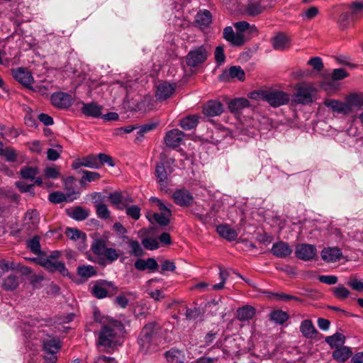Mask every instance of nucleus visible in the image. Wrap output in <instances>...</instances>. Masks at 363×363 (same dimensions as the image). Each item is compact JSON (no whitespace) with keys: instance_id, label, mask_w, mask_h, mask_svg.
<instances>
[{"instance_id":"nucleus-1","label":"nucleus","mask_w":363,"mask_h":363,"mask_svg":"<svg viewBox=\"0 0 363 363\" xmlns=\"http://www.w3.org/2000/svg\"><path fill=\"white\" fill-rule=\"evenodd\" d=\"M125 333L122 322L111 319L99 331L97 345L101 350L111 353L122 345Z\"/></svg>"},{"instance_id":"nucleus-2","label":"nucleus","mask_w":363,"mask_h":363,"mask_svg":"<svg viewBox=\"0 0 363 363\" xmlns=\"http://www.w3.org/2000/svg\"><path fill=\"white\" fill-rule=\"evenodd\" d=\"M158 328L157 324L155 322L149 323L143 328L138 337L140 352L147 354L156 350L153 341Z\"/></svg>"},{"instance_id":"nucleus-3","label":"nucleus","mask_w":363,"mask_h":363,"mask_svg":"<svg viewBox=\"0 0 363 363\" xmlns=\"http://www.w3.org/2000/svg\"><path fill=\"white\" fill-rule=\"evenodd\" d=\"M118 290V287L112 281L106 280H98L93 283L90 288L91 294L99 299L111 296L116 294Z\"/></svg>"},{"instance_id":"nucleus-4","label":"nucleus","mask_w":363,"mask_h":363,"mask_svg":"<svg viewBox=\"0 0 363 363\" xmlns=\"http://www.w3.org/2000/svg\"><path fill=\"white\" fill-rule=\"evenodd\" d=\"M60 342L57 338H48L43 341V350L46 353L45 359L46 363H55L57 360L56 354L60 349Z\"/></svg>"},{"instance_id":"nucleus-5","label":"nucleus","mask_w":363,"mask_h":363,"mask_svg":"<svg viewBox=\"0 0 363 363\" xmlns=\"http://www.w3.org/2000/svg\"><path fill=\"white\" fill-rule=\"evenodd\" d=\"M289 95L284 91L277 90H267L265 101L272 107H279L289 101Z\"/></svg>"},{"instance_id":"nucleus-6","label":"nucleus","mask_w":363,"mask_h":363,"mask_svg":"<svg viewBox=\"0 0 363 363\" xmlns=\"http://www.w3.org/2000/svg\"><path fill=\"white\" fill-rule=\"evenodd\" d=\"M208 52L203 45L199 46L188 53L186 57V64L189 67H196L206 61Z\"/></svg>"},{"instance_id":"nucleus-7","label":"nucleus","mask_w":363,"mask_h":363,"mask_svg":"<svg viewBox=\"0 0 363 363\" xmlns=\"http://www.w3.org/2000/svg\"><path fill=\"white\" fill-rule=\"evenodd\" d=\"M312 86L303 84L298 86L295 94L296 101L301 104H309L313 101Z\"/></svg>"},{"instance_id":"nucleus-8","label":"nucleus","mask_w":363,"mask_h":363,"mask_svg":"<svg viewBox=\"0 0 363 363\" xmlns=\"http://www.w3.org/2000/svg\"><path fill=\"white\" fill-rule=\"evenodd\" d=\"M174 202L181 207L190 206L194 202L192 194L186 189H176L172 194Z\"/></svg>"},{"instance_id":"nucleus-9","label":"nucleus","mask_w":363,"mask_h":363,"mask_svg":"<svg viewBox=\"0 0 363 363\" xmlns=\"http://www.w3.org/2000/svg\"><path fill=\"white\" fill-rule=\"evenodd\" d=\"M316 253L317 250L315 246L310 244L298 245L295 250L296 257L305 261L313 259Z\"/></svg>"},{"instance_id":"nucleus-10","label":"nucleus","mask_w":363,"mask_h":363,"mask_svg":"<svg viewBox=\"0 0 363 363\" xmlns=\"http://www.w3.org/2000/svg\"><path fill=\"white\" fill-rule=\"evenodd\" d=\"M346 104L348 108V115L353 111L363 109V93L355 92L348 94L345 97Z\"/></svg>"},{"instance_id":"nucleus-11","label":"nucleus","mask_w":363,"mask_h":363,"mask_svg":"<svg viewBox=\"0 0 363 363\" xmlns=\"http://www.w3.org/2000/svg\"><path fill=\"white\" fill-rule=\"evenodd\" d=\"M52 104L60 108H67L73 103L72 96L65 92H55L50 97Z\"/></svg>"},{"instance_id":"nucleus-12","label":"nucleus","mask_w":363,"mask_h":363,"mask_svg":"<svg viewBox=\"0 0 363 363\" xmlns=\"http://www.w3.org/2000/svg\"><path fill=\"white\" fill-rule=\"evenodd\" d=\"M223 38L231 45L240 47L245 43L244 35L235 33L231 26H227L223 29Z\"/></svg>"},{"instance_id":"nucleus-13","label":"nucleus","mask_w":363,"mask_h":363,"mask_svg":"<svg viewBox=\"0 0 363 363\" xmlns=\"http://www.w3.org/2000/svg\"><path fill=\"white\" fill-rule=\"evenodd\" d=\"M39 221V214L36 210L28 211L24 216L23 228L30 233L37 229Z\"/></svg>"},{"instance_id":"nucleus-14","label":"nucleus","mask_w":363,"mask_h":363,"mask_svg":"<svg viewBox=\"0 0 363 363\" xmlns=\"http://www.w3.org/2000/svg\"><path fill=\"white\" fill-rule=\"evenodd\" d=\"M176 84L163 82L159 84L155 91V97L157 101H162L169 98L174 92Z\"/></svg>"},{"instance_id":"nucleus-15","label":"nucleus","mask_w":363,"mask_h":363,"mask_svg":"<svg viewBox=\"0 0 363 363\" xmlns=\"http://www.w3.org/2000/svg\"><path fill=\"white\" fill-rule=\"evenodd\" d=\"M12 75L16 81L26 87H30L34 81L31 73L22 67L13 69Z\"/></svg>"},{"instance_id":"nucleus-16","label":"nucleus","mask_w":363,"mask_h":363,"mask_svg":"<svg viewBox=\"0 0 363 363\" xmlns=\"http://www.w3.org/2000/svg\"><path fill=\"white\" fill-rule=\"evenodd\" d=\"M184 134L179 129H172L166 133L164 143L167 146L172 148L180 145Z\"/></svg>"},{"instance_id":"nucleus-17","label":"nucleus","mask_w":363,"mask_h":363,"mask_svg":"<svg viewBox=\"0 0 363 363\" xmlns=\"http://www.w3.org/2000/svg\"><path fill=\"white\" fill-rule=\"evenodd\" d=\"M271 252L277 257L285 258L292 253V249L287 242L279 241L273 244Z\"/></svg>"},{"instance_id":"nucleus-18","label":"nucleus","mask_w":363,"mask_h":363,"mask_svg":"<svg viewBox=\"0 0 363 363\" xmlns=\"http://www.w3.org/2000/svg\"><path fill=\"white\" fill-rule=\"evenodd\" d=\"M342 253L338 247H327L321 251V258L326 262L332 263L339 261Z\"/></svg>"},{"instance_id":"nucleus-19","label":"nucleus","mask_w":363,"mask_h":363,"mask_svg":"<svg viewBox=\"0 0 363 363\" xmlns=\"http://www.w3.org/2000/svg\"><path fill=\"white\" fill-rule=\"evenodd\" d=\"M136 269L145 271L149 269L151 272H155L158 269L159 265L155 258L149 257L147 259H138L134 264Z\"/></svg>"},{"instance_id":"nucleus-20","label":"nucleus","mask_w":363,"mask_h":363,"mask_svg":"<svg viewBox=\"0 0 363 363\" xmlns=\"http://www.w3.org/2000/svg\"><path fill=\"white\" fill-rule=\"evenodd\" d=\"M223 111V105L217 101H210L203 107V113L206 116H216L221 114Z\"/></svg>"},{"instance_id":"nucleus-21","label":"nucleus","mask_w":363,"mask_h":363,"mask_svg":"<svg viewBox=\"0 0 363 363\" xmlns=\"http://www.w3.org/2000/svg\"><path fill=\"white\" fill-rule=\"evenodd\" d=\"M102 106L96 102L82 103V112L93 118H99L101 116Z\"/></svg>"},{"instance_id":"nucleus-22","label":"nucleus","mask_w":363,"mask_h":363,"mask_svg":"<svg viewBox=\"0 0 363 363\" xmlns=\"http://www.w3.org/2000/svg\"><path fill=\"white\" fill-rule=\"evenodd\" d=\"M228 77L232 79L237 78L240 81H244L245 74L244 70L240 66H232L228 70L223 72L220 77V78L223 80L228 79Z\"/></svg>"},{"instance_id":"nucleus-23","label":"nucleus","mask_w":363,"mask_h":363,"mask_svg":"<svg viewBox=\"0 0 363 363\" xmlns=\"http://www.w3.org/2000/svg\"><path fill=\"white\" fill-rule=\"evenodd\" d=\"M216 230L222 238L228 241L235 240L238 235L237 231L228 225H220L217 226Z\"/></svg>"},{"instance_id":"nucleus-24","label":"nucleus","mask_w":363,"mask_h":363,"mask_svg":"<svg viewBox=\"0 0 363 363\" xmlns=\"http://www.w3.org/2000/svg\"><path fill=\"white\" fill-rule=\"evenodd\" d=\"M68 216L78 221L86 219L89 216V211L81 206H76L71 209L66 210Z\"/></svg>"},{"instance_id":"nucleus-25","label":"nucleus","mask_w":363,"mask_h":363,"mask_svg":"<svg viewBox=\"0 0 363 363\" xmlns=\"http://www.w3.org/2000/svg\"><path fill=\"white\" fill-rule=\"evenodd\" d=\"M324 104L331 108L333 111L338 113L348 115V108L346 104V101L342 102L335 99H327L325 101Z\"/></svg>"},{"instance_id":"nucleus-26","label":"nucleus","mask_w":363,"mask_h":363,"mask_svg":"<svg viewBox=\"0 0 363 363\" xmlns=\"http://www.w3.org/2000/svg\"><path fill=\"white\" fill-rule=\"evenodd\" d=\"M196 23L201 28H208L212 23V15L208 10L204 9L197 13Z\"/></svg>"},{"instance_id":"nucleus-27","label":"nucleus","mask_w":363,"mask_h":363,"mask_svg":"<svg viewBox=\"0 0 363 363\" xmlns=\"http://www.w3.org/2000/svg\"><path fill=\"white\" fill-rule=\"evenodd\" d=\"M155 176L162 189L166 188L167 186V173L162 162L157 164L155 168Z\"/></svg>"},{"instance_id":"nucleus-28","label":"nucleus","mask_w":363,"mask_h":363,"mask_svg":"<svg viewBox=\"0 0 363 363\" xmlns=\"http://www.w3.org/2000/svg\"><path fill=\"white\" fill-rule=\"evenodd\" d=\"M352 354L351 349L346 346H342L336 348L333 352L334 359L344 362L347 360Z\"/></svg>"},{"instance_id":"nucleus-29","label":"nucleus","mask_w":363,"mask_h":363,"mask_svg":"<svg viewBox=\"0 0 363 363\" xmlns=\"http://www.w3.org/2000/svg\"><path fill=\"white\" fill-rule=\"evenodd\" d=\"M255 308L251 306H244L237 310V318L240 321H246L252 318Z\"/></svg>"},{"instance_id":"nucleus-30","label":"nucleus","mask_w":363,"mask_h":363,"mask_svg":"<svg viewBox=\"0 0 363 363\" xmlns=\"http://www.w3.org/2000/svg\"><path fill=\"white\" fill-rule=\"evenodd\" d=\"M273 47L277 50H284L289 48V38L283 33H279L273 38Z\"/></svg>"},{"instance_id":"nucleus-31","label":"nucleus","mask_w":363,"mask_h":363,"mask_svg":"<svg viewBox=\"0 0 363 363\" xmlns=\"http://www.w3.org/2000/svg\"><path fill=\"white\" fill-rule=\"evenodd\" d=\"M77 196H72L71 194H63L60 191H55L49 195V201L53 203H60L63 201L70 202L77 199Z\"/></svg>"},{"instance_id":"nucleus-32","label":"nucleus","mask_w":363,"mask_h":363,"mask_svg":"<svg viewBox=\"0 0 363 363\" xmlns=\"http://www.w3.org/2000/svg\"><path fill=\"white\" fill-rule=\"evenodd\" d=\"M199 118L197 115H189L180 120L179 125L186 130H191L197 126Z\"/></svg>"},{"instance_id":"nucleus-33","label":"nucleus","mask_w":363,"mask_h":363,"mask_svg":"<svg viewBox=\"0 0 363 363\" xmlns=\"http://www.w3.org/2000/svg\"><path fill=\"white\" fill-rule=\"evenodd\" d=\"M123 209H125L126 215L132 219L138 220L140 218L141 208L138 206L123 203L122 206L119 207V210Z\"/></svg>"},{"instance_id":"nucleus-34","label":"nucleus","mask_w":363,"mask_h":363,"mask_svg":"<svg viewBox=\"0 0 363 363\" xmlns=\"http://www.w3.org/2000/svg\"><path fill=\"white\" fill-rule=\"evenodd\" d=\"M165 357L170 363H184L185 359V356L183 352L174 349H171L166 352Z\"/></svg>"},{"instance_id":"nucleus-35","label":"nucleus","mask_w":363,"mask_h":363,"mask_svg":"<svg viewBox=\"0 0 363 363\" xmlns=\"http://www.w3.org/2000/svg\"><path fill=\"white\" fill-rule=\"evenodd\" d=\"M300 331L307 338L313 337L317 333L312 321L311 320H304L300 326Z\"/></svg>"},{"instance_id":"nucleus-36","label":"nucleus","mask_w":363,"mask_h":363,"mask_svg":"<svg viewBox=\"0 0 363 363\" xmlns=\"http://www.w3.org/2000/svg\"><path fill=\"white\" fill-rule=\"evenodd\" d=\"M250 106V102L247 99L238 98L230 101L228 108L231 112H238L240 110L247 108Z\"/></svg>"},{"instance_id":"nucleus-37","label":"nucleus","mask_w":363,"mask_h":363,"mask_svg":"<svg viewBox=\"0 0 363 363\" xmlns=\"http://www.w3.org/2000/svg\"><path fill=\"white\" fill-rule=\"evenodd\" d=\"M289 318V314L281 310H274L269 313L270 320L278 325L284 324Z\"/></svg>"},{"instance_id":"nucleus-38","label":"nucleus","mask_w":363,"mask_h":363,"mask_svg":"<svg viewBox=\"0 0 363 363\" xmlns=\"http://www.w3.org/2000/svg\"><path fill=\"white\" fill-rule=\"evenodd\" d=\"M66 236L73 240H79L84 242L86 239V235L84 233L77 228H68L65 231Z\"/></svg>"},{"instance_id":"nucleus-39","label":"nucleus","mask_w":363,"mask_h":363,"mask_svg":"<svg viewBox=\"0 0 363 363\" xmlns=\"http://www.w3.org/2000/svg\"><path fill=\"white\" fill-rule=\"evenodd\" d=\"M345 337L341 333H335L333 335L326 337L325 341L331 347L338 348L342 347L345 342Z\"/></svg>"},{"instance_id":"nucleus-40","label":"nucleus","mask_w":363,"mask_h":363,"mask_svg":"<svg viewBox=\"0 0 363 363\" xmlns=\"http://www.w3.org/2000/svg\"><path fill=\"white\" fill-rule=\"evenodd\" d=\"M264 10V7L262 6L259 1H250L248 3L246 7V13L247 15L251 16H255Z\"/></svg>"},{"instance_id":"nucleus-41","label":"nucleus","mask_w":363,"mask_h":363,"mask_svg":"<svg viewBox=\"0 0 363 363\" xmlns=\"http://www.w3.org/2000/svg\"><path fill=\"white\" fill-rule=\"evenodd\" d=\"M77 274L82 278H90L96 275L97 272L91 265H81L77 267Z\"/></svg>"},{"instance_id":"nucleus-42","label":"nucleus","mask_w":363,"mask_h":363,"mask_svg":"<svg viewBox=\"0 0 363 363\" xmlns=\"http://www.w3.org/2000/svg\"><path fill=\"white\" fill-rule=\"evenodd\" d=\"M93 253L98 256H102L107 249L105 240L102 239H95L91 245Z\"/></svg>"},{"instance_id":"nucleus-43","label":"nucleus","mask_w":363,"mask_h":363,"mask_svg":"<svg viewBox=\"0 0 363 363\" xmlns=\"http://www.w3.org/2000/svg\"><path fill=\"white\" fill-rule=\"evenodd\" d=\"M352 19V13L350 11H345L341 13L338 19L337 24L340 29L344 30L348 28Z\"/></svg>"},{"instance_id":"nucleus-44","label":"nucleus","mask_w":363,"mask_h":363,"mask_svg":"<svg viewBox=\"0 0 363 363\" xmlns=\"http://www.w3.org/2000/svg\"><path fill=\"white\" fill-rule=\"evenodd\" d=\"M18 277L14 274H11L4 280L3 287L6 291H13L18 286Z\"/></svg>"},{"instance_id":"nucleus-45","label":"nucleus","mask_w":363,"mask_h":363,"mask_svg":"<svg viewBox=\"0 0 363 363\" xmlns=\"http://www.w3.org/2000/svg\"><path fill=\"white\" fill-rule=\"evenodd\" d=\"M0 155L4 157L7 162H15L17 158L16 152L13 148L11 147L3 148V145L0 146Z\"/></svg>"},{"instance_id":"nucleus-46","label":"nucleus","mask_w":363,"mask_h":363,"mask_svg":"<svg viewBox=\"0 0 363 363\" xmlns=\"http://www.w3.org/2000/svg\"><path fill=\"white\" fill-rule=\"evenodd\" d=\"M95 208L98 218L101 219H108L110 218L111 212L106 204L103 203H96Z\"/></svg>"},{"instance_id":"nucleus-47","label":"nucleus","mask_w":363,"mask_h":363,"mask_svg":"<svg viewBox=\"0 0 363 363\" xmlns=\"http://www.w3.org/2000/svg\"><path fill=\"white\" fill-rule=\"evenodd\" d=\"M40 240V237L35 235L27 242V247L35 255L41 254L42 252Z\"/></svg>"},{"instance_id":"nucleus-48","label":"nucleus","mask_w":363,"mask_h":363,"mask_svg":"<svg viewBox=\"0 0 363 363\" xmlns=\"http://www.w3.org/2000/svg\"><path fill=\"white\" fill-rule=\"evenodd\" d=\"M83 175L80 179V184L83 185L86 182H91L100 179L101 176L98 172L87 170L82 171Z\"/></svg>"},{"instance_id":"nucleus-49","label":"nucleus","mask_w":363,"mask_h":363,"mask_svg":"<svg viewBox=\"0 0 363 363\" xmlns=\"http://www.w3.org/2000/svg\"><path fill=\"white\" fill-rule=\"evenodd\" d=\"M38 170L36 167L26 166L20 171V174L25 179H34L38 174Z\"/></svg>"},{"instance_id":"nucleus-50","label":"nucleus","mask_w":363,"mask_h":363,"mask_svg":"<svg viewBox=\"0 0 363 363\" xmlns=\"http://www.w3.org/2000/svg\"><path fill=\"white\" fill-rule=\"evenodd\" d=\"M332 291L335 297L340 300L347 298L350 294V291L343 285H339L337 287L333 288Z\"/></svg>"},{"instance_id":"nucleus-51","label":"nucleus","mask_w":363,"mask_h":363,"mask_svg":"<svg viewBox=\"0 0 363 363\" xmlns=\"http://www.w3.org/2000/svg\"><path fill=\"white\" fill-rule=\"evenodd\" d=\"M125 242L129 244L132 255L135 257H141L143 255V250L137 240H133L128 238Z\"/></svg>"},{"instance_id":"nucleus-52","label":"nucleus","mask_w":363,"mask_h":363,"mask_svg":"<svg viewBox=\"0 0 363 363\" xmlns=\"http://www.w3.org/2000/svg\"><path fill=\"white\" fill-rule=\"evenodd\" d=\"M172 215H167L165 213H154L152 218L154 220L161 226H167L170 221V216Z\"/></svg>"},{"instance_id":"nucleus-53","label":"nucleus","mask_w":363,"mask_h":363,"mask_svg":"<svg viewBox=\"0 0 363 363\" xmlns=\"http://www.w3.org/2000/svg\"><path fill=\"white\" fill-rule=\"evenodd\" d=\"M108 199L111 203L116 207L119 210V207L122 206L123 203V196L118 192L115 191L108 195Z\"/></svg>"},{"instance_id":"nucleus-54","label":"nucleus","mask_w":363,"mask_h":363,"mask_svg":"<svg viewBox=\"0 0 363 363\" xmlns=\"http://www.w3.org/2000/svg\"><path fill=\"white\" fill-rule=\"evenodd\" d=\"M157 123H148L144 124L142 126L138 127L139 130L138 131V136L136 137V140H141L144 136V133L154 130L157 126Z\"/></svg>"},{"instance_id":"nucleus-55","label":"nucleus","mask_w":363,"mask_h":363,"mask_svg":"<svg viewBox=\"0 0 363 363\" xmlns=\"http://www.w3.org/2000/svg\"><path fill=\"white\" fill-rule=\"evenodd\" d=\"M82 164L84 167L98 169L99 167V164L97 160L96 156L90 155L87 157L82 158Z\"/></svg>"},{"instance_id":"nucleus-56","label":"nucleus","mask_w":363,"mask_h":363,"mask_svg":"<svg viewBox=\"0 0 363 363\" xmlns=\"http://www.w3.org/2000/svg\"><path fill=\"white\" fill-rule=\"evenodd\" d=\"M150 202L152 205L157 206L160 211V213H165L166 214L167 213V215H172V211L170 208L160 199L152 196L150 199Z\"/></svg>"},{"instance_id":"nucleus-57","label":"nucleus","mask_w":363,"mask_h":363,"mask_svg":"<svg viewBox=\"0 0 363 363\" xmlns=\"http://www.w3.org/2000/svg\"><path fill=\"white\" fill-rule=\"evenodd\" d=\"M144 247L147 250H154L160 247L158 240L156 238H146L142 241Z\"/></svg>"},{"instance_id":"nucleus-58","label":"nucleus","mask_w":363,"mask_h":363,"mask_svg":"<svg viewBox=\"0 0 363 363\" xmlns=\"http://www.w3.org/2000/svg\"><path fill=\"white\" fill-rule=\"evenodd\" d=\"M102 256H104L108 261H109V262H113L118 259L119 254L116 249L112 247H107Z\"/></svg>"},{"instance_id":"nucleus-59","label":"nucleus","mask_w":363,"mask_h":363,"mask_svg":"<svg viewBox=\"0 0 363 363\" xmlns=\"http://www.w3.org/2000/svg\"><path fill=\"white\" fill-rule=\"evenodd\" d=\"M45 177L48 179H57L60 177V168L48 167L44 170Z\"/></svg>"},{"instance_id":"nucleus-60","label":"nucleus","mask_w":363,"mask_h":363,"mask_svg":"<svg viewBox=\"0 0 363 363\" xmlns=\"http://www.w3.org/2000/svg\"><path fill=\"white\" fill-rule=\"evenodd\" d=\"M214 55L215 60L218 64L221 65L223 63L225 60L224 47L223 45L217 46L215 50Z\"/></svg>"},{"instance_id":"nucleus-61","label":"nucleus","mask_w":363,"mask_h":363,"mask_svg":"<svg viewBox=\"0 0 363 363\" xmlns=\"http://www.w3.org/2000/svg\"><path fill=\"white\" fill-rule=\"evenodd\" d=\"M16 186L19 189V191L22 193L31 192L33 193V186L34 184H28L23 181H18L15 184Z\"/></svg>"},{"instance_id":"nucleus-62","label":"nucleus","mask_w":363,"mask_h":363,"mask_svg":"<svg viewBox=\"0 0 363 363\" xmlns=\"http://www.w3.org/2000/svg\"><path fill=\"white\" fill-rule=\"evenodd\" d=\"M308 65L313 67V68L318 72H320L323 69V63L322 59L319 57H311L308 60Z\"/></svg>"},{"instance_id":"nucleus-63","label":"nucleus","mask_w":363,"mask_h":363,"mask_svg":"<svg viewBox=\"0 0 363 363\" xmlns=\"http://www.w3.org/2000/svg\"><path fill=\"white\" fill-rule=\"evenodd\" d=\"M113 228L115 232L121 237L123 241H125L128 238L125 235L127 233V230L121 223H115L113 225Z\"/></svg>"},{"instance_id":"nucleus-64","label":"nucleus","mask_w":363,"mask_h":363,"mask_svg":"<svg viewBox=\"0 0 363 363\" xmlns=\"http://www.w3.org/2000/svg\"><path fill=\"white\" fill-rule=\"evenodd\" d=\"M97 160H99V165L107 164L110 167H113L115 165L114 162L112 157L106 154L100 153L96 156Z\"/></svg>"}]
</instances>
